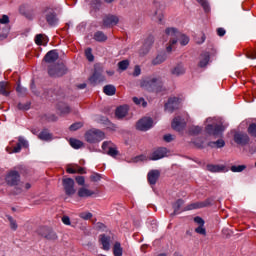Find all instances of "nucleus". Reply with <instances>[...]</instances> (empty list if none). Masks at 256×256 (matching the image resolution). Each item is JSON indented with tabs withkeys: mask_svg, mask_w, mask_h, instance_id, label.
I'll return each mask as SVG.
<instances>
[{
	"mask_svg": "<svg viewBox=\"0 0 256 256\" xmlns=\"http://www.w3.org/2000/svg\"><path fill=\"white\" fill-rule=\"evenodd\" d=\"M164 37H166V39H170L166 46L167 53H171V51L175 49L177 41H179L180 45L183 47L189 44V38L186 35L181 34L176 28H166Z\"/></svg>",
	"mask_w": 256,
	"mask_h": 256,
	"instance_id": "1",
	"label": "nucleus"
},
{
	"mask_svg": "<svg viewBox=\"0 0 256 256\" xmlns=\"http://www.w3.org/2000/svg\"><path fill=\"white\" fill-rule=\"evenodd\" d=\"M140 86L147 91L159 93L161 87H163V82L159 78H146L141 81Z\"/></svg>",
	"mask_w": 256,
	"mask_h": 256,
	"instance_id": "2",
	"label": "nucleus"
},
{
	"mask_svg": "<svg viewBox=\"0 0 256 256\" xmlns=\"http://www.w3.org/2000/svg\"><path fill=\"white\" fill-rule=\"evenodd\" d=\"M87 143H99L105 139V133L99 129H91L85 133Z\"/></svg>",
	"mask_w": 256,
	"mask_h": 256,
	"instance_id": "3",
	"label": "nucleus"
},
{
	"mask_svg": "<svg viewBox=\"0 0 256 256\" xmlns=\"http://www.w3.org/2000/svg\"><path fill=\"white\" fill-rule=\"evenodd\" d=\"M102 151L110 157H117L119 155V150H117V146L111 141L103 142Z\"/></svg>",
	"mask_w": 256,
	"mask_h": 256,
	"instance_id": "4",
	"label": "nucleus"
},
{
	"mask_svg": "<svg viewBox=\"0 0 256 256\" xmlns=\"http://www.w3.org/2000/svg\"><path fill=\"white\" fill-rule=\"evenodd\" d=\"M62 185L64 187L66 195H68L69 197H71V195H75V180H73L72 178H64L62 180Z\"/></svg>",
	"mask_w": 256,
	"mask_h": 256,
	"instance_id": "5",
	"label": "nucleus"
},
{
	"mask_svg": "<svg viewBox=\"0 0 256 256\" xmlns=\"http://www.w3.org/2000/svg\"><path fill=\"white\" fill-rule=\"evenodd\" d=\"M65 65L63 64H56L54 66H50L48 70V74L50 77H63L65 75Z\"/></svg>",
	"mask_w": 256,
	"mask_h": 256,
	"instance_id": "6",
	"label": "nucleus"
},
{
	"mask_svg": "<svg viewBox=\"0 0 256 256\" xmlns=\"http://www.w3.org/2000/svg\"><path fill=\"white\" fill-rule=\"evenodd\" d=\"M151 127H153V119L148 117L140 119L136 124L138 131H149Z\"/></svg>",
	"mask_w": 256,
	"mask_h": 256,
	"instance_id": "7",
	"label": "nucleus"
},
{
	"mask_svg": "<svg viewBox=\"0 0 256 256\" xmlns=\"http://www.w3.org/2000/svg\"><path fill=\"white\" fill-rule=\"evenodd\" d=\"M20 179L21 176L19 175V172L12 170L6 176V183L11 187H15V185H19Z\"/></svg>",
	"mask_w": 256,
	"mask_h": 256,
	"instance_id": "8",
	"label": "nucleus"
},
{
	"mask_svg": "<svg viewBox=\"0 0 256 256\" xmlns=\"http://www.w3.org/2000/svg\"><path fill=\"white\" fill-rule=\"evenodd\" d=\"M181 105V100L178 97L169 98L168 102L165 104V110L169 111V113H173L175 109H179Z\"/></svg>",
	"mask_w": 256,
	"mask_h": 256,
	"instance_id": "9",
	"label": "nucleus"
},
{
	"mask_svg": "<svg viewBox=\"0 0 256 256\" xmlns=\"http://www.w3.org/2000/svg\"><path fill=\"white\" fill-rule=\"evenodd\" d=\"M99 243L102 245L103 251H109L111 249V243H113V237L101 234L99 236Z\"/></svg>",
	"mask_w": 256,
	"mask_h": 256,
	"instance_id": "10",
	"label": "nucleus"
},
{
	"mask_svg": "<svg viewBox=\"0 0 256 256\" xmlns=\"http://www.w3.org/2000/svg\"><path fill=\"white\" fill-rule=\"evenodd\" d=\"M103 81H105V76L103 75V71L97 70V68H95L93 75L89 78V82L92 85H97V83H103Z\"/></svg>",
	"mask_w": 256,
	"mask_h": 256,
	"instance_id": "11",
	"label": "nucleus"
},
{
	"mask_svg": "<svg viewBox=\"0 0 256 256\" xmlns=\"http://www.w3.org/2000/svg\"><path fill=\"white\" fill-rule=\"evenodd\" d=\"M28 143L26 142L25 139H23L22 137L18 138V143L17 145L14 147V149L10 146L6 147V151L7 153L11 154V153H19L21 151V147H28Z\"/></svg>",
	"mask_w": 256,
	"mask_h": 256,
	"instance_id": "12",
	"label": "nucleus"
},
{
	"mask_svg": "<svg viewBox=\"0 0 256 256\" xmlns=\"http://www.w3.org/2000/svg\"><path fill=\"white\" fill-rule=\"evenodd\" d=\"M194 221L197 223V225H199L197 228H195V233H198V235H207V230L205 229V220L197 216L194 218Z\"/></svg>",
	"mask_w": 256,
	"mask_h": 256,
	"instance_id": "13",
	"label": "nucleus"
},
{
	"mask_svg": "<svg viewBox=\"0 0 256 256\" xmlns=\"http://www.w3.org/2000/svg\"><path fill=\"white\" fill-rule=\"evenodd\" d=\"M167 153H168L167 148H159L151 154L150 160L159 161V159H163V157H167Z\"/></svg>",
	"mask_w": 256,
	"mask_h": 256,
	"instance_id": "14",
	"label": "nucleus"
},
{
	"mask_svg": "<svg viewBox=\"0 0 256 256\" xmlns=\"http://www.w3.org/2000/svg\"><path fill=\"white\" fill-rule=\"evenodd\" d=\"M209 204H210L209 200H206L203 202H195V203L187 205L181 211H193V209H203V207H207V206H209Z\"/></svg>",
	"mask_w": 256,
	"mask_h": 256,
	"instance_id": "15",
	"label": "nucleus"
},
{
	"mask_svg": "<svg viewBox=\"0 0 256 256\" xmlns=\"http://www.w3.org/2000/svg\"><path fill=\"white\" fill-rule=\"evenodd\" d=\"M117 23H119V17L115 15H108L103 19L104 27H113V25H117Z\"/></svg>",
	"mask_w": 256,
	"mask_h": 256,
	"instance_id": "16",
	"label": "nucleus"
},
{
	"mask_svg": "<svg viewBox=\"0 0 256 256\" xmlns=\"http://www.w3.org/2000/svg\"><path fill=\"white\" fill-rule=\"evenodd\" d=\"M234 141L238 145H247L249 143V136L243 133H236L234 135Z\"/></svg>",
	"mask_w": 256,
	"mask_h": 256,
	"instance_id": "17",
	"label": "nucleus"
},
{
	"mask_svg": "<svg viewBox=\"0 0 256 256\" xmlns=\"http://www.w3.org/2000/svg\"><path fill=\"white\" fill-rule=\"evenodd\" d=\"M59 59V53H57L56 50H51L49 51L45 57H44V61L46 63H55V61H57Z\"/></svg>",
	"mask_w": 256,
	"mask_h": 256,
	"instance_id": "18",
	"label": "nucleus"
},
{
	"mask_svg": "<svg viewBox=\"0 0 256 256\" xmlns=\"http://www.w3.org/2000/svg\"><path fill=\"white\" fill-rule=\"evenodd\" d=\"M185 127V122L181 119V117H175L172 121V129L175 131H181Z\"/></svg>",
	"mask_w": 256,
	"mask_h": 256,
	"instance_id": "19",
	"label": "nucleus"
},
{
	"mask_svg": "<svg viewBox=\"0 0 256 256\" xmlns=\"http://www.w3.org/2000/svg\"><path fill=\"white\" fill-rule=\"evenodd\" d=\"M160 175H161V172H159V170L150 171L148 173V182L150 183V185H155Z\"/></svg>",
	"mask_w": 256,
	"mask_h": 256,
	"instance_id": "20",
	"label": "nucleus"
},
{
	"mask_svg": "<svg viewBox=\"0 0 256 256\" xmlns=\"http://www.w3.org/2000/svg\"><path fill=\"white\" fill-rule=\"evenodd\" d=\"M207 133L210 135H219V133H223V126H213V125H208L206 127Z\"/></svg>",
	"mask_w": 256,
	"mask_h": 256,
	"instance_id": "21",
	"label": "nucleus"
},
{
	"mask_svg": "<svg viewBox=\"0 0 256 256\" xmlns=\"http://www.w3.org/2000/svg\"><path fill=\"white\" fill-rule=\"evenodd\" d=\"M129 112V106L124 105V106H119L116 109V117H118V119H123V117H125L127 115V113Z\"/></svg>",
	"mask_w": 256,
	"mask_h": 256,
	"instance_id": "22",
	"label": "nucleus"
},
{
	"mask_svg": "<svg viewBox=\"0 0 256 256\" xmlns=\"http://www.w3.org/2000/svg\"><path fill=\"white\" fill-rule=\"evenodd\" d=\"M11 90V86L8 82H0V94L5 97L9 96V91Z\"/></svg>",
	"mask_w": 256,
	"mask_h": 256,
	"instance_id": "23",
	"label": "nucleus"
},
{
	"mask_svg": "<svg viewBox=\"0 0 256 256\" xmlns=\"http://www.w3.org/2000/svg\"><path fill=\"white\" fill-rule=\"evenodd\" d=\"M66 171L67 173H70V174L80 173L81 175H83V173H85V169L82 167H79L78 165L68 166Z\"/></svg>",
	"mask_w": 256,
	"mask_h": 256,
	"instance_id": "24",
	"label": "nucleus"
},
{
	"mask_svg": "<svg viewBox=\"0 0 256 256\" xmlns=\"http://www.w3.org/2000/svg\"><path fill=\"white\" fill-rule=\"evenodd\" d=\"M95 195V192L93 190L87 189L85 187H82L78 190V197H91Z\"/></svg>",
	"mask_w": 256,
	"mask_h": 256,
	"instance_id": "25",
	"label": "nucleus"
},
{
	"mask_svg": "<svg viewBox=\"0 0 256 256\" xmlns=\"http://www.w3.org/2000/svg\"><path fill=\"white\" fill-rule=\"evenodd\" d=\"M113 255L114 256H123V247H121V243L115 242L113 246Z\"/></svg>",
	"mask_w": 256,
	"mask_h": 256,
	"instance_id": "26",
	"label": "nucleus"
},
{
	"mask_svg": "<svg viewBox=\"0 0 256 256\" xmlns=\"http://www.w3.org/2000/svg\"><path fill=\"white\" fill-rule=\"evenodd\" d=\"M209 64V53L206 52L200 56L199 67H207Z\"/></svg>",
	"mask_w": 256,
	"mask_h": 256,
	"instance_id": "27",
	"label": "nucleus"
},
{
	"mask_svg": "<svg viewBox=\"0 0 256 256\" xmlns=\"http://www.w3.org/2000/svg\"><path fill=\"white\" fill-rule=\"evenodd\" d=\"M171 73L175 75V77H179V75L185 73V68H183V65L179 64L171 70Z\"/></svg>",
	"mask_w": 256,
	"mask_h": 256,
	"instance_id": "28",
	"label": "nucleus"
},
{
	"mask_svg": "<svg viewBox=\"0 0 256 256\" xmlns=\"http://www.w3.org/2000/svg\"><path fill=\"white\" fill-rule=\"evenodd\" d=\"M103 91H104L105 95L112 96V95H115L117 89L113 85H106L103 88Z\"/></svg>",
	"mask_w": 256,
	"mask_h": 256,
	"instance_id": "29",
	"label": "nucleus"
},
{
	"mask_svg": "<svg viewBox=\"0 0 256 256\" xmlns=\"http://www.w3.org/2000/svg\"><path fill=\"white\" fill-rule=\"evenodd\" d=\"M36 45H47V38L43 34H38L35 37Z\"/></svg>",
	"mask_w": 256,
	"mask_h": 256,
	"instance_id": "30",
	"label": "nucleus"
},
{
	"mask_svg": "<svg viewBox=\"0 0 256 256\" xmlns=\"http://www.w3.org/2000/svg\"><path fill=\"white\" fill-rule=\"evenodd\" d=\"M70 145L71 147H73V149H81V147H83V142L78 139L72 138L70 139Z\"/></svg>",
	"mask_w": 256,
	"mask_h": 256,
	"instance_id": "31",
	"label": "nucleus"
},
{
	"mask_svg": "<svg viewBox=\"0 0 256 256\" xmlns=\"http://www.w3.org/2000/svg\"><path fill=\"white\" fill-rule=\"evenodd\" d=\"M38 137H39V139H41L42 141H51V139H52L51 134H50L47 130L42 131V132L39 134Z\"/></svg>",
	"mask_w": 256,
	"mask_h": 256,
	"instance_id": "32",
	"label": "nucleus"
},
{
	"mask_svg": "<svg viewBox=\"0 0 256 256\" xmlns=\"http://www.w3.org/2000/svg\"><path fill=\"white\" fill-rule=\"evenodd\" d=\"M196 1L201 5V7H203L205 13H209V11H211V6H209V2H207V0H196Z\"/></svg>",
	"mask_w": 256,
	"mask_h": 256,
	"instance_id": "33",
	"label": "nucleus"
},
{
	"mask_svg": "<svg viewBox=\"0 0 256 256\" xmlns=\"http://www.w3.org/2000/svg\"><path fill=\"white\" fill-rule=\"evenodd\" d=\"M94 39L95 41H99V42L107 41V36L103 32L98 31L94 34Z\"/></svg>",
	"mask_w": 256,
	"mask_h": 256,
	"instance_id": "34",
	"label": "nucleus"
},
{
	"mask_svg": "<svg viewBox=\"0 0 256 256\" xmlns=\"http://www.w3.org/2000/svg\"><path fill=\"white\" fill-rule=\"evenodd\" d=\"M165 59H167V56H165V54H160L153 60L152 63L153 65H161Z\"/></svg>",
	"mask_w": 256,
	"mask_h": 256,
	"instance_id": "35",
	"label": "nucleus"
},
{
	"mask_svg": "<svg viewBox=\"0 0 256 256\" xmlns=\"http://www.w3.org/2000/svg\"><path fill=\"white\" fill-rule=\"evenodd\" d=\"M46 21L50 25H57V16L55 14H49L46 16Z\"/></svg>",
	"mask_w": 256,
	"mask_h": 256,
	"instance_id": "36",
	"label": "nucleus"
},
{
	"mask_svg": "<svg viewBox=\"0 0 256 256\" xmlns=\"http://www.w3.org/2000/svg\"><path fill=\"white\" fill-rule=\"evenodd\" d=\"M207 169L208 171H211V173H219L220 171H223V168L219 165H208Z\"/></svg>",
	"mask_w": 256,
	"mask_h": 256,
	"instance_id": "37",
	"label": "nucleus"
},
{
	"mask_svg": "<svg viewBox=\"0 0 256 256\" xmlns=\"http://www.w3.org/2000/svg\"><path fill=\"white\" fill-rule=\"evenodd\" d=\"M210 147H217L218 149H221V147H225V141L223 139L217 140L216 142H210Z\"/></svg>",
	"mask_w": 256,
	"mask_h": 256,
	"instance_id": "38",
	"label": "nucleus"
},
{
	"mask_svg": "<svg viewBox=\"0 0 256 256\" xmlns=\"http://www.w3.org/2000/svg\"><path fill=\"white\" fill-rule=\"evenodd\" d=\"M185 202L183 200H178L175 202L174 204V213L176 215H178V213H181V211H179L181 209V206L184 204Z\"/></svg>",
	"mask_w": 256,
	"mask_h": 256,
	"instance_id": "39",
	"label": "nucleus"
},
{
	"mask_svg": "<svg viewBox=\"0 0 256 256\" xmlns=\"http://www.w3.org/2000/svg\"><path fill=\"white\" fill-rule=\"evenodd\" d=\"M246 57L248 59H256V50L253 48H250L246 51Z\"/></svg>",
	"mask_w": 256,
	"mask_h": 256,
	"instance_id": "40",
	"label": "nucleus"
},
{
	"mask_svg": "<svg viewBox=\"0 0 256 256\" xmlns=\"http://www.w3.org/2000/svg\"><path fill=\"white\" fill-rule=\"evenodd\" d=\"M133 102H134L136 105H142V107H147V102H146L145 99H143V98L134 97V98H133Z\"/></svg>",
	"mask_w": 256,
	"mask_h": 256,
	"instance_id": "41",
	"label": "nucleus"
},
{
	"mask_svg": "<svg viewBox=\"0 0 256 256\" xmlns=\"http://www.w3.org/2000/svg\"><path fill=\"white\" fill-rule=\"evenodd\" d=\"M118 67L121 71H125L129 67V60H123L118 63Z\"/></svg>",
	"mask_w": 256,
	"mask_h": 256,
	"instance_id": "42",
	"label": "nucleus"
},
{
	"mask_svg": "<svg viewBox=\"0 0 256 256\" xmlns=\"http://www.w3.org/2000/svg\"><path fill=\"white\" fill-rule=\"evenodd\" d=\"M246 166L245 165H239V166H232L231 171L233 173H241V171H245Z\"/></svg>",
	"mask_w": 256,
	"mask_h": 256,
	"instance_id": "43",
	"label": "nucleus"
},
{
	"mask_svg": "<svg viewBox=\"0 0 256 256\" xmlns=\"http://www.w3.org/2000/svg\"><path fill=\"white\" fill-rule=\"evenodd\" d=\"M49 241H57L58 236L57 233H55L54 231H50L48 232V234L45 236Z\"/></svg>",
	"mask_w": 256,
	"mask_h": 256,
	"instance_id": "44",
	"label": "nucleus"
},
{
	"mask_svg": "<svg viewBox=\"0 0 256 256\" xmlns=\"http://www.w3.org/2000/svg\"><path fill=\"white\" fill-rule=\"evenodd\" d=\"M248 133L249 135H251L252 137H256V124H250L248 127Z\"/></svg>",
	"mask_w": 256,
	"mask_h": 256,
	"instance_id": "45",
	"label": "nucleus"
},
{
	"mask_svg": "<svg viewBox=\"0 0 256 256\" xmlns=\"http://www.w3.org/2000/svg\"><path fill=\"white\" fill-rule=\"evenodd\" d=\"M83 127V124L81 122H76L70 126V131H77L78 129H81Z\"/></svg>",
	"mask_w": 256,
	"mask_h": 256,
	"instance_id": "46",
	"label": "nucleus"
},
{
	"mask_svg": "<svg viewBox=\"0 0 256 256\" xmlns=\"http://www.w3.org/2000/svg\"><path fill=\"white\" fill-rule=\"evenodd\" d=\"M85 55H86V58L88 59V61H93L94 56H93L91 48H87L85 50Z\"/></svg>",
	"mask_w": 256,
	"mask_h": 256,
	"instance_id": "47",
	"label": "nucleus"
},
{
	"mask_svg": "<svg viewBox=\"0 0 256 256\" xmlns=\"http://www.w3.org/2000/svg\"><path fill=\"white\" fill-rule=\"evenodd\" d=\"M80 217L81 219H85V221H89V219L93 217V214H91L90 212H82L80 213Z\"/></svg>",
	"mask_w": 256,
	"mask_h": 256,
	"instance_id": "48",
	"label": "nucleus"
},
{
	"mask_svg": "<svg viewBox=\"0 0 256 256\" xmlns=\"http://www.w3.org/2000/svg\"><path fill=\"white\" fill-rule=\"evenodd\" d=\"M60 109V113H62V115H67V113H70L71 111V108H69V106L67 105H63L62 108H59Z\"/></svg>",
	"mask_w": 256,
	"mask_h": 256,
	"instance_id": "49",
	"label": "nucleus"
},
{
	"mask_svg": "<svg viewBox=\"0 0 256 256\" xmlns=\"http://www.w3.org/2000/svg\"><path fill=\"white\" fill-rule=\"evenodd\" d=\"M91 181H94V183H97V181H101V175L94 173L90 176Z\"/></svg>",
	"mask_w": 256,
	"mask_h": 256,
	"instance_id": "50",
	"label": "nucleus"
},
{
	"mask_svg": "<svg viewBox=\"0 0 256 256\" xmlns=\"http://www.w3.org/2000/svg\"><path fill=\"white\" fill-rule=\"evenodd\" d=\"M153 45V37L150 36L147 38V40L144 43V47H151Z\"/></svg>",
	"mask_w": 256,
	"mask_h": 256,
	"instance_id": "51",
	"label": "nucleus"
},
{
	"mask_svg": "<svg viewBox=\"0 0 256 256\" xmlns=\"http://www.w3.org/2000/svg\"><path fill=\"white\" fill-rule=\"evenodd\" d=\"M76 183H78L79 185H85V177L77 176L76 177Z\"/></svg>",
	"mask_w": 256,
	"mask_h": 256,
	"instance_id": "52",
	"label": "nucleus"
},
{
	"mask_svg": "<svg viewBox=\"0 0 256 256\" xmlns=\"http://www.w3.org/2000/svg\"><path fill=\"white\" fill-rule=\"evenodd\" d=\"M10 221V227L11 229H13L14 231L17 230V222H15V220H13V218H9Z\"/></svg>",
	"mask_w": 256,
	"mask_h": 256,
	"instance_id": "53",
	"label": "nucleus"
},
{
	"mask_svg": "<svg viewBox=\"0 0 256 256\" xmlns=\"http://www.w3.org/2000/svg\"><path fill=\"white\" fill-rule=\"evenodd\" d=\"M62 223H64V225H71V219L69 218V216H63Z\"/></svg>",
	"mask_w": 256,
	"mask_h": 256,
	"instance_id": "54",
	"label": "nucleus"
},
{
	"mask_svg": "<svg viewBox=\"0 0 256 256\" xmlns=\"http://www.w3.org/2000/svg\"><path fill=\"white\" fill-rule=\"evenodd\" d=\"M0 23H2V25H6V23H9V16L3 15L0 19Z\"/></svg>",
	"mask_w": 256,
	"mask_h": 256,
	"instance_id": "55",
	"label": "nucleus"
},
{
	"mask_svg": "<svg viewBox=\"0 0 256 256\" xmlns=\"http://www.w3.org/2000/svg\"><path fill=\"white\" fill-rule=\"evenodd\" d=\"M225 33H226L225 28H218L217 29V35L219 37H224Z\"/></svg>",
	"mask_w": 256,
	"mask_h": 256,
	"instance_id": "56",
	"label": "nucleus"
},
{
	"mask_svg": "<svg viewBox=\"0 0 256 256\" xmlns=\"http://www.w3.org/2000/svg\"><path fill=\"white\" fill-rule=\"evenodd\" d=\"M172 140H173V135L167 134L164 136V141H166V143H171Z\"/></svg>",
	"mask_w": 256,
	"mask_h": 256,
	"instance_id": "57",
	"label": "nucleus"
},
{
	"mask_svg": "<svg viewBox=\"0 0 256 256\" xmlns=\"http://www.w3.org/2000/svg\"><path fill=\"white\" fill-rule=\"evenodd\" d=\"M138 75H141V68L139 66H135V68H134V76L138 77Z\"/></svg>",
	"mask_w": 256,
	"mask_h": 256,
	"instance_id": "58",
	"label": "nucleus"
},
{
	"mask_svg": "<svg viewBox=\"0 0 256 256\" xmlns=\"http://www.w3.org/2000/svg\"><path fill=\"white\" fill-rule=\"evenodd\" d=\"M17 93L23 94L25 93V88L21 87V84H18L16 87Z\"/></svg>",
	"mask_w": 256,
	"mask_h": 256,
	"instance_id": "59",
	"label": "nucleus"
},
{
	"mask_svg": "<svg viewBox=\"0 0 256 256\" xmlns=\"http://www.w3.org/2000/svg\"><path fill=\"white\" fill-rule=\"evenodd\" d=\"M194 145H196L198 148L203 147V142L199 141V142H194Z\"/></svg>",
	"mask_w": 256,
	"mask_h": 256,
	"instance_id": "60",
	"label": "nucleus"
},
{
	"mask_svg": "<svg viewBox=\"0 0 256 256\" xmlns=\"http://www.w3.org/2000/svg\"><path fill=\"white\" fill-rule=\"evenodd\" d=\"M85 87H87L85 83L78 85V89H85Z\"/></svg>",
	"mask_w": 256,
	"mask_h": 256,
	"instance_id": "61",
	"label": "nucleus"
},
{
	"mask_svg": "<svg viewBox=\"0 0 256 256\" xmlns=\"http://www.w3.org/2000/svg\"><path fill=\"white\" fill-rule=\"evenodd\" d=\"M195 133H200L201 132V129L199 127H195Z\"/></svg>",
	"mask_w": 256,
	"mask_h": 256,
	"instance_id": "62",
	"label": "nucleus"
},
{
	"mask_svg": "<svg viewBox=\"0 0 256 256\" xmlns=\"http://www.w3.org/2000/svg\"><path fill=\"white\" fill-rule=\"evenodd\" d=\"M0 39H7V34H3V35L0 34Z\"/></svg>",
	"mask_w": 256,
	"mask_h": 256,
	"instance_id": "63",
	"label": "nucleus"
},
{
	"mask_svg": "<svg viewBox=\"0 0 256 256\" xmlns=\"http://www.w3.org/2000/svg\"><path fill=\"white\" fill-rule=\"evenodd\" d=\"M18 109H27V108H25L23 105H21V104H18Z\"/></svg>",
	"mask_w": 256,
	"mask_h": 256,
	"instance_id": "64",
	"label": "nucleus"
}]
</instances>
